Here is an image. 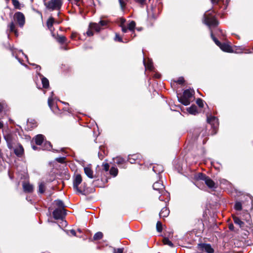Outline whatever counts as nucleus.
Returning a JSON list of instances; mask_svg holds the SVG:
<instances>
[{
  "instance_id": "12",
  "label": "nucleus",
  "mask_w": 253,
  "mask_h": 253,
  "mask_svg": "<svg viewBox=\"0 0 253 253\" xmlns=\"http://www.w3.org/2000/svg\"><path fill=\"white\" fill-rule=\"evenodd\" d=\"M12 149L14 150V153L17 156L19 157L22 156L24 153V148L20 144L18 143L16 146L12 148Z\"/></svg>"
},
{
  "instance_id": "6",
  "label": "nucleus",
  "mask_w": 253,
  "mask_h": 253,
  "mask_svg": "<svg viewBox=\"0 0 253 253\" xmlns=\"http://www.w3.org/2000/svg\"><path fill=\"white\" fill-rule=\"evenodd\" d=\"M62 0H50L45 3L46 8L50 10L60 9L62 5Z\"/></svg>"
},
{
  "instance_id": "1",
  "label": "nucleus",
  "mask_w": 253,
  "mask_h": 253,
  "mask_svg": "<svg viewBox=\"0 0 253 253\" xmlns=\"http://www.w3.org/2000/svg\"><path fill=\"white\" fill-rule=\"evenodd\" d=\"M203 22L210 28L215 27L219 24V22L217 20V17L212 11L207 12L204 14Z\"/></svg>"
},
{
  "instance_id": "32",
  "label": "nucleus",
  "mask_w": 253,
  "mask_h": 253,
  "mask_svg": "<svg viewBox=\"0 0 253 253\" xmlns=\"http://www.w3.org/2000/svg\"><path fill=\"white\" fill-rule=\"evenodd\" d=\"M52 148L51 144L50 142H45L43 146V150H50Z\"/></svg>"
},
{
  "instance_id": "16",
  "label": "nucleus",
  "mask_w": 253,
  "mask_h": 253,
  "mask_svg": "<svg viewBox=\"0 0 253 253\" xmlns=\"http://www.w3.org/2000/svg\"><path fill=\"white\" fill-rule=\"evenodd\" d=\"M233 220L234 223L238 225L240 228H243L244 226V221L242 220L241 218L238 216H233Z\"/></svg>"
},
{
  "instance_id": "27",
  "label": "nucleus",
  "mask_w": 253,
  "mask_h": 253,
  "mask_svg": "<svg viewBox=\"0 0 253 253\" xmlns=\"http://www.w3.org/2000/svg\"><path fill=\"white\" fill-rule=\"evenodd\" d=\"M45 189V184L43 182H41L39 185V193L42 194L44 193Z\"/></svg>"
},
{
  "instance_id": "41",
  "label": "nucleus",
  "mask_w": 253,
  "mask_h": 253,
  "mask_svg": "<svg viewBox=\"0 0 253 253\" xmlns=\"http://www.w3.org/2000/svg\"><path fill=\"white\" fill-rule=\"evenodd\" d=\"M196 103L197 105L201 108L203 107L204 106V102L203 100L200 98H198L197 101Z\"/></svg>"
},
{
  "instance_id": "25",
  "label": "nucleus",
  "mask_w": 253,
  "mask_h": 253,
  "mask_svg": "<svg viewBox=\"0 0 253 253\" xmlns=\"http://www.w3.org/2000/svg\"><path fill=\"white\" fill-rule=\"evenodd\" d=\"M135 22L133 21H131L127 25L128 29L131 32H134V30L135 27Z\"/></svg>"
},
{
  "instance_id": "43",
  "label": "nucleus",
  "mask_w": 253,
  "mask_h": 253,
  "mask_svg": "<svg viewBox=\"0 0 253 253\" xmlns=\"http://www.w3.org/2000/svg\"><path fill=\"white\" fill-rule=\"evenodd\" d=\"M114 40L115 41H118L120 42H123L122 38L121 37H120V36L117 34H116V36Z\"/></svg>"
},
{
  "instance_id": "9",
  "label": "nucleus",
  "mask_w": 253,
  "mask_h": 253,
  "mask_svg": "<svg viewBox=\"0 0 253 253\" xmlns=\"http://www.w3.org/2000/svg\"><path fill=\"white\" fill-rule=\"evenodd\" d=\"M66 215L65 209H55L53 211V216L55 219L62 220Z\"/></svg>"
},
{
  "instance_id": "10",
  "label": "nucleus",
  "mask_w": 253,
  "mask_h": 253,
  "mask_svg": "<svg viewBox=\"0 0 253 253\" xmlns=\"http://www.w3.org/2000/svg\"><path fill=\"white\" fill-rule=\"evenodd\" d=\"M14 18L20 27H22L25 24V16L21 12H17L14 14Z\"/></svg>"
},
{
  "instance_id": "39",
  "label": "nucleus",
  "mask_w": 253,
  "mask_h": 253,
  "mask_svg": "<svg viewBox=\"0 0 253 253\" xmlns=\"http://www.w3.org/2000/svg\"><path fill=\"white\" fill-rule=\"evenodd\" d=\"M157 230L159 232H161L162 231V224L160 221H158L156 224Z\"/></svg>"
},
{
  "instance_id": "17",
  "label": "nucleus",
  "mask_w": 253,
  "mask_h": 253,
  "mask_svg": "<svg viewBox=\"0 0 253 253\" xmlns=\"http://www.w3.org/2000/svg\"><path fill=\"white\" fill-rule=\"evenodd\" d=\"M153 170L157 174H160L164 171V168L161 165H156L153 168Z\"/></svg>"
},
{
  "instance_id": "59",
  "label": "nucleus",
  "mask_w": 253,
  "mask_h": 253,
  "mask_svg": "<svg viewBox=\"0 0 253 253\" xmlns=\"http://www.w3.org/2000/svg\"><path fill=\"white\" fill-rule=\"evenodd\" d=\"M129 161L131 164L134 163L135 160L133 159L132 160H131L130 158H129Z\"/></svg>"
},
{
  "instance_id": "48",
  "label": "nucleus",
  "mask_w": 253,
  "mask_h": 253,
  "mask_svg": "<svg viewBox=\"0 0 253 253\" xmlns=\"http://www.w3.org/2000/svg\"><path fill=\"white\" fill-rule=\"evenodd\" d=\"M64 160H65V158L64 157H60V158H58L56 159V160L59 162V163H64Z\"/></svg>"
},
{
  "instance_id": "55",
  "label": "nucleus",
  "mask_w": 253,
  "mask_h": 253,
  "mask_svg": "<svg viewBox=\"0 0 253 253\" xmlns=\"http://www.w3.org/2000/svg\"><path fill=\"white\" fill-rule=\"evenodd\" d=\"M80 1V0H74V4H75L77 5H79V2Z\"/></svg>"
},
{
  "instance_id": "47",
  "label": "nucleus",
  "mask_w": 253,
  "mask_h": 253,
  "mask_svg": "<svg viewBox=\"0 0 253 253\" xmlns=\"http://www.w3.org/2000/svg\"><path fill=\"white\" fill-rule=\"evenodd\" d=\"M52 103H53V100H52V97H50L48 98V106L50 108L52 106Z\"/></svg>"
},
{
  "instance_id": "64",
  "label": "nucleus",
  "mask_w": 253,
  "mask_h": 253,
  "mask_svg": "<svg viewBox=\"0 0 253 253\" xmlns=\"http://www.w3.org/2000/svg\"><path fill=\"white\" fill-rule=\"evenodd\" d=\"M62 222H63V223L65 224V225H66L67 224H66V221H63Z\"/></svg>"
},
{
  "instance_id": "42",
  "label": "nucleus",
  "mask_w": 253,
  "mask_h": 253,
  "mask_svg": "<svg viewBox=\"0 0 253 253\" xmlns=\"http://www.w3.org/2000/svg\"><path fill=\"white\" fill-rule=\"evenodd\" d=\"M103 169L105 171H108L109 169V165L108 163H103L102 164Z\"/></svg>"
},
{
  "instance_id": "5",
  "label": "nucleus",
  "mask_w": 253,
  "mask_h": 253,
  "mask_svg": "<svg viewBox=\"0 0 253 253\" xmlns=\"http://www.w3.org/2000/svg\"><path fill=\"white\" fill-rule=\"evenodd\" d=\"M153 188L154 190L158 191L160 194H161V195L159 197L160 201H164L162 195H166L168 198L169 194L165 191L164 185L161 181H159L155 182L153 185Z\"/></svg>"
},
{
  "instance_id": "35",
  "label": "nucleus",
  "mask_w": 253,
  "mask_h": 253,
  "mask_svg": "<svg viewBox=\"0 0 253 253\" xmlns=\"http://www.w3.org/2000/svg\"><path fill=\"white\" fill-rule=\"evenodd\" d=\"M12 4L16 9H20V3L18 0H12Z\"/></svg>"
},
{
  "instance_id": "29",
  "label": "nucleus",
  "mask_w": 253,
  "mask_h": 253,
  "mask_svg": "<svg viewBox=\"0 0 253 253\" xmlns=\"http://www.w3.org/2000/svg\"><path fill=\"white\" fill-rule=\"evenodd\" d=\"M118 173V169L115 167H112L110 170V173L113 176H116Z\"/></svg>"
},
{
  "instance_id": "4",
  "label": "nucleus",
  "mask_w": 253,
  "mask_h": 253,
  "mask_svg": "<svg viewBox=\"0 0 253 253\" xmlns=\"http://www.w3.org/2000/svg\"><path fill=\"white\" fill-rule=\"evenodd\" d=\"M193 91L186 89L185 90L182 96L178 97V100L182 104L187 106L190 104L191 102V98L193 96Z\"/></svg>"
},
{
  "instance_id": "53",
  "label": "nucleus",
  "mask_w": 253,
  "mask_h": 253,
  "mask_svg": "<svg viewBox=\"0 0 253 253\" xmlns=\"http://www.w3.org/2000/svg\"><path fill=\"white\" fill-rule=\"evenodd\" d=\"M70 232L71 234L73 236H75L76 234V231L73 229L71 230Z\"/></svg>"
},
{
  "instance_id": "21",
  "label": "nucleus",
  "mask_w": 253,
  "mask_h": 253,
  "mask_svg": "<svg viewBox=\"0 0 253 253\" xmlns=\"http://www.w3.org/2000/svg\"><path fill=\"white\" fill-rule=\"evenodd\" d=\"M8 28L10 32H13L16 36H18V32L17 30L15 29V25L13 22H11L8 25Z\"/></svg>"
},
{
  "instance_id": "38",
  "label": "nucleus",
  "mask_w": 253,
  "mask_h": 253,
  "mask_svg": "<svg viewBox=\"0 0 253 253\" xmlns=\"http://www.w3.org/2000/svg\"><path fill=\"white\" fill-rule=\"evenodd\" d=\"M217 120V119L215 117H208L207 118V121L210 124H213Z\"/></svg>"
},
{
  "instance_id": "37",
  "label": "nucleus",
  "mask_w": 253,
  "mask_h": 253,
  "mask_svg": "<svg viewBox=\"0 0 253 253\" xmlns=\"http://www.w3.org/2000/svg\"><path fill=\"white\" fill-rule=\"evenodd\" d=\"M125 19H122V21H121V25L120 26L122 27V30L123 31V33H126L127 31V27L126 28L125 26H124V24L125 22Z\"/></svg>"
},
{
  "instance_id": "24",
  "label": "nucleus",
  "mask_w": 253,
  "mask_h": 253,
  "mask_svg": "<svg viewBox=\"0 0 253 253\" xmlns=\"http://www.w3.org/2000/svg\"><path fill=\"white\" fill-rule=\"evenodd\" d=\"M55 22V21L54 19L52 17H50L48 19L46 23L47 26L48 27V29H50Z\"/></svg>"
},
{
  "instance_id": "3",
  "label": "nucleus",
  "mask_w": 253,
  "mask_h": 253,
  "mask_svg": "<svg viewBox=\"0 0 253 253\" xmlns=\"http://www.w3.org/2000/svg\"><path fill=\"white\" fill-rule=\"evenodd\" d=\"M4 138L6 142L8 148L12 150L16 146L17 142V136L14 133H7L4 135Z\"/></svg>"
},
{
  "instance_id": "40",
  "label": "nucleus",
  "mask_w": 253,
  "mask_h": 253,
  "mask_svg": "<svg viewBox=\"0 0 253 253\" xmlns=\"http://www.w3.org/2000/svg\"><path fill=\"white\" fill-rule=\"evenodd\" d=\"M57 41L61 43H63L66 41V38L64 36H60L57 38Z\"/></svg>"
},
{
  "instance_id": "8",
  "label": "nucleus",
  "mask_w": 253,
  "mask_h": 253,
  "mask_svg": "<svg viewBox=\"0 0 253 253\" xmlns=\"http://www.w3.org/2000/svg\"><path fill=\"white\" fill-rule=\"evenodd\" d=\"M198 249L202 252L206 253H213L214 250L209 244H199L198 245Z\"/></svg>"
},
{
  "instance_id": "33",
  "label": "nucleus",
  "mask_w": 253,
  "mask_h": 253,
  "mask_svg": "<svg viewBox=\"0 0 253 253\" xmlns=\"http://www.w3.org/2000/svg\"><path fill=\"white\" fill-rule=\"evenodd\" d=\"M144 64L146 68L149 70H152L153 69V64L151 61H149L147 64L145 63V61L143 60Z\"/></svg>"
},
{
  "instance_id": "63",
  "label": "nucleus",
  "mask_w": 253,
  "mask_h": 253,
  "mask_svg": "<svg viewBox=\"0 0 253 253\" xmlns=\"http://www.w3.org/2000/svg\"><path fill=\"white\" fill-rule=\"evenodd\" d=\"M74 37H75V36H74V35L73 34L71 35V38H72V39H73V38H74Z\"/></svg>"
},
{
  "instance_id": "2",
  "label": "nucleus",
  "mask_w": 253,
  "mask_h": 253,
  "mask_svg": "<svg viewBox=\"0 0 253 253\" xmlns=\"http://www.w3.org/2000/svg\"><path fill=\"white\" fill-rule=\"evenodd\" d=\"M197 182L196 185L198 186L199 180H202L205 182L206 185L211 189L214 190L217 187V185L209 176L202 173H198L196 176Z\"/></svg>"
},
{
  "instance_id": "52",
  "label": "nucleus",
  "mask_w": 253,
  "mask_h": 253,
  "mask_svg": "<svg viewBox=\"0 0 253 253\" xmlns=\"http://www.w3.org/2000/svg\"><path fill=\"white\" fill-rule=\"evenodd\" d=\"M213 4H217L219 0H211Z\"/></svg>"
},
{
  "instance_id": "20",
  "label": "nucleus",
  "mask_w": 253,
  "mask_h": 253,
  "mask_svg": "<svg viewBox=\"0 0 253 253\" xmlns=\"http://www.w3.org/2000/svg\"><path fill=\"white\" fill-rule=\"evenodd\" d=\"M187 111L192 115H196L198 113L197 107L195 105H192L190 107L187 109Z\"/></svg>"
},
{
  "instance_id": "34",
  "label": "nucleus",
  "mask_w": 253,
  "mask_h": 253,
  "mask_svg": "<svg viewBox=\"0 0 253 253\" xmlns=\"http://www.w3.org/2000/svg\"><path fill=\"white\" fill-rule=\"evenodd\" d=\"M114 161L118 165L122 164L125 162V160L121 157H116Z\"/></svg>"
},
{
  "instance_id": "14",
  "label": "nucleus",
  "mask_w": 253,
  "mask_h": 253,
  "mask_svg": "<svg viewBox=\"0 0 253 253\" xmlns=\"http://www.w3.org/2000/svg\"><path fill=\"white\" fill-rule=\"evenodd\" d=\"M85 174L90 178H93V171L90 165L84 168Z\"/></svg>"
},
{
  "instance_id": "60",
  "label": "nucleus",
  "mask_w": 253,
  "mask_h": 253,
  "mask_svg": "<svg viewBox=\"0 0 253 253\" xmlns=\"http://www.w3.org/2000/svg\"><path fill=\"white\" fill-rule=\"evenodd\" d=\"M32 148L34 150H36L37 149L38 147L35 145H33L32 146Z\"/></svg>"
},
{
  "instance_id": "23",
  "label": "nucleus",
  "mask_w": 253,
  "mask_h": 253,
  "mask_svg": "<svg viewBox=\"0 0 253 253\" xmlns=\"http://www.w3.org/2000/svg\"><path fill=\"white\" fill-rule=\"evenodd\" d=\"M222 51L227 52H233V49L232 47L229 44L222 43Z\"/></svg>"
},
{
  "instance_id": "51",
  "label": "nucleus",
  "mask_w": 253,
  "mask_h": 253,
  "mask_svg": "<svg viewBox=\"0 0 253 253\" xmlns=\"http://www.w3.org/2000/svg\"><path fill=\"white\" fill-rule=\"evenodd\" d=\"M222 184H226V185H228L229 186L231 185V184L225 179H222Z\"/></svg>"
},
{
  "instance_id": "46",
  "label": "nucleus",
  "mask_w": 253,
  "mask_h": 253,
  "mask_svg": "<svg viewBox=\"0 0 253 253\" xmlns=\"http://www.w3.org/2000/svg\"><path fill=\"white\" fill-rule=\"evenodd\" d=\"M176 82L179 84H182L184 82V79L183 77L179 78Z\"/></svg>"
},
{
  "instance_id": "11",
  "label": "nucleus",
  "mask_w": 253,
  "mask_h": 253,
  "mask_svg": "<svg viewBox=\"0 0 253 253\" xmlns=\"http://www.w3.org/2000/svg\"><path fill=\"white\" fill-rule=\"evenodd\" d=\"M107 21L101 20L99 23H91L89 24V28L94 29L96 32H99L101 30L100 26H104L107 25Z\"/></svg>"
},
{
  "instance_id": "18",
  "label": "nucleus",
  "mask_w": 253,
  "mask_h": 253,
  "mask_svg": "<svg viewBox=\"0 0 253 253\" xmlns=\"http://www.w3.org/2000/svg\"><path fill=\"white\" fill-rule=\"evenodd\" d=\"M44 136L42 134H38L35 137V143L38 145H41L43 141Z\"/></svg>"
},
{
  "instance_id": "49",
  "label": "nucleus",
  "mask_w": 253,
  "mask_h": 253,
  "mask_svg": "<svg viewBox=\"0 0 253 253\" xmlns=\"http://www.w3.org/2000/svg\"><path fill=\"white\" fill-rule=\"evenodd\" d=\"M120 5L122 9H123V8L125 6V3L123 0H119Z\"/></svg>"
},
{
  "instance_id": "50",
  "label": "nucleus",
  "mask_w": 253,
  "mask_h": 253,
  "mask_svg": "<svg viewBox=\"0 0 253 253\" xmlns=\"http://www.w3.org/2000/svg\"><path fill=\"white\" fill-rule=\"evenodd\" d=\"M136 2L141 4L144 5L145 3L146 0H134Z\"/></svg>"
},
{
  "instance_id": "54",
  "label": "nucleus",
  "mask_w": 253,
  "mask_h": 253,
  "mask_svg": "<svg viewBox=\"0 0 253 253\" xmlns=\"http://www.w3.org/2000/svg\"><path fill=\"white\" fill-rule=\"evenodd\" d=\"M229 228L230 230H233L234 229V225L233 224H231L229 225Z\"/></svg>"
},
{
  "instance_id": "7",
  "label": "nucleus",
  "mask_w": 253,
  "mask_h": 253,
  "mask_svg": "<svg viewBox=\"0 0 253 253\" xmlns=\"http://www.w3.org/2000/svg\"><path fill=\"white\" fill-rule=\"evenodd\" d=\"M82 181V178L81 174H76L73 179V188L79 193H83L82 190L79 187V185L81 183Z\"/></svg>"
},
{
  "instance_id": "45",
  "label": "nucleus",
  "mask_w": 253,
  "mask_h": 253,
  "mask_svg": "<svg viewBox=\"0 0 253 253\" xmlns=\"http://www.w3.org/2000/svg\"><path fill=\"white\" fill-rule=\"evenodd\" d=\"M89 29L86 32V34L88 36H92L93 35V32L91 31L92 29H90L89 27ZM93 30H94V29H93Z\"/></svg>"
},
{
  "instance_id": "26",
  "label": "nucleus",
  "mask_w": 253,
  "mask_h": 253,
  "mask_svg": "<svg viewBox=\"0 0 253 253\" xmlns=\"http://www.w3.org/2000/svg\"><path fill=\"white\" fill-rule=\"evenodd\" d=\"M55 203L57 207L56 209H64L65 206L63 202L59 200L55 201Z\"/></svg>"
},
{
  "instance_id": "13",
  "label": "nucleus",
  "mask_w": 253,
  "mask_h": 253,
  "mask_svg": "<svg viewBox=\"0 0 253 253\" xmlns=\"http://www.w3.org/2000/svg\"><path fill=\"white\" fill-rule=\"evenodd\" d=\"M23 188L24 191L27 193H31L33 191V186L29 182H23Z\"/></svg>"
},
{
  "instance_id": "36",
  "label": "nucleus",
  "mask_w": 253,
  "mask_h": 253,
  "mask_svg": "<svg viewBox=\"0 0 253 253\" xmlns=\"http://www.w3.org/2000/svg\"><path fill=\"white\" fill-rule=\"evenodd\" d=\"M242 204L240 202H236L234 205V208L237 211H241L242 210Z\"/></svg>"
},
{
  "instance_id": "31",
  "label": "nucleus",
  "mask_w": 253,
  "mask_h": 253,
  "mask_svg": "<svg viewBox=\"0 0 253 253\" xmlns=\"http://www.w3.org/2000/svg\"><path fill=\"white\" fill-rule=\"evenodd\" d=\"M103 237V233L101 232H98L95 234L93 236L94 240H98L101 239Z\"/></svg>"
},
{
  "instance_id": "15",
  "label": "nucleus",
  "mask_w": 253,
  "mask_h": 253,
  "mask_svg": "<svg viewBox=\"0 0 253 253\" xmlns=\"http://www.w3.org/2000/svg\"><path fill=\"white\" fill-rule=\"evenodd\" d=\"M240 218H241L243 221H246L247 223L250 224V215L247 212H243L241 213L240 215Z\"/></svg>"
},
{
  "instance_id": "58",
  "label": "nucleus",
  "mask_w": 253,
  "mask_h": 253,
  "mask_svg": "<svg viewBox=\"0 0 253 253\" xmlns=\"http://www.w3.org/2000/svg\"><path fill=\"white\" fill-rule=\"evenodd\" d=\"M160 77H161V75L160 74H156L155 75V77L156 78H160Z\"/></svg>"
},
{
  "instance_id": "57",
  "label": "nucleus",
  "mask_w": 253,
  "mask_h": 253,
  "mask_svg": "<svg viewBox=\"0 0 253 253\" xmlns=\"http://www.w3.org/2000/svg\"><path fill=\"white\" fill-rule=\"evenodd\" d=\"M3 108V105L0 103V113L2 111Z\"/></svg>"
},
{
  "instance_id": "61",
  "label": "nucleus",
  "mask_w": 253,
  "mask_h": 253,
  "mask_svg": "<svg viewBox=\"0 0 253 253\" xmlns=\"http://www.w3.org/2000/svg\"><path fill=\"white\" fill-rule=\"evenodd\" d=\"M3 124L0 122V128H1L3 127Z\"/></svg>"
},
{
  "instance_id": "56",
  "label": "nucleus",
  "mask_w": 253,
  "mask_h": 253,
  "mask_svg": "<svg viewBox=\"0 0 253 253\" xmlns=\"http://www.w3.org/2000/svg\"><path fill=\"white\" fill-rule=\"evenodd\" d=\"M33 66H36V68H37V70H38V69H39V70H40V69H41V67H40V66L37 65L35 64H33Z\"/></svg>"
},
{
  "instance_id": "19",
  "label": "nucleus",
  "mask_w": 253,
  "mask_h": 253,
  "mask_svg": "<svg viewBox=\"0 0 253 253\" xmlns=\"http://www.w3.org/2000/svg\"><path fill=\"white\" fill-rule=\"evenodd\" d=\"M169 210L167 209V208L164 207L161 210L159 213V215L161 217H166L169 215Z\"/></svg>"
},
{
  "instance_id": "28",
  "label": "nucleus",
  "mask_w": 253,
  "mask_h": 253,
  "mask_svg": "<svg viewBox=\"0 0 253 253\" xmlns=\"http://www.w3.org/2000/svg\"><path fill=\"white\" fill-rule=\"evenodd\" d=\"M211 37L215 43L221 49V43L213 36L212 31L211 32Z\"/></svg>"
},
{
  "instance_id": "22",
  "label": "nucleus",
  "mask_w": 253,
  "mask_h": 253,
  "mask_svg": "<svg viewBox=\"0 0 253 253\" xmlns=\"http://www.w3.org/2000/svg\"><path fill=\"white\" fill-rule=\"evenodd\" d=\"M39 75L42 78V82L44 88H47L49 86L48 80L45 77H43L42 75L38 73Z\"/></svg>"
},
{
  "instance_id": "62",
  "label": "nucleus",
  "mask_w": 253,
  "mask_h": 253,
  "mask_svg": "<svg viewBox=\"0 0 253 253\" xmlns=\"http://www.w3.org/2000/svg\"><path fill=\"white\" fill-rule=\"evenodd\" d=\"M2 153L1 152V150H0V158L2 157Z\"/></svg>"
},
{
  "instance_id": "30",
  "label": "nucleus",
  "mask_w": 253,
  "mask_h": 253,
  "mask_svg": "<svg viewBox=\"0 0 253 253\" xmlns=\"http://www.w3.org/2000/svg\"><path fill=\"white\" fill-rule=\"evenodd\" d=\"M163 243L165 245H167L169 246L170 247H173V244H172V243L168 238L165 237L163 239Z\"/></svg>"
},
{
  "instance_id": "44",
  "label": "nucleus",
  "mask_w": 253,
  "mask_h": 253,
  "mask_svg": "<svg viewBox=\"0 0 253 253\" xmlns=\"http://www.w3.org/2000/svg\"><path fill=\"white\" fill-rule=\"evenodd\" d=\"M123 253V249L119 248V249H114L113 253Z\"/></svg>"
}]
</instances>
